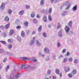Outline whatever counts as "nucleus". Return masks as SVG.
Returning <instances> with one entry per match:
<instances>
[{"mask_svg":"<svg viewBox=\"0 0 79 79\" xmlns=\"http://www.w3.org/2000/svg\"><path fill=\"white\" fill-rule=\"evenodd\" d=\"M21 69H24V68H26V69H27V68H31V69H34V67L32 66H29L27 65H24V64H23L21 66Z\"/></svg>","mask_w":79,"mask_h":79,"instance_id":"f257e3e1","label":"nucleus"},{"mask_svg":"<svg viewBox=\"0 0 79 79\" xmlns=\"http://www.w3.org/2000/svg\"><path fill=\"white\" fill-rule=\"evenodd\" d=\"M14 78H15V72H12L10 74L9 79H13Z\"/></svg>","mask_w":79,"mask_h":79,"instance_id":"f03ea898","label":"nucleus"},{"mask_svg":"<svg viewBox=\"0 0 79 79\" xmlns=\"http://www.w3.org/2000/svg\"><path fill=\"white\" fill-rule=\"evenodd\" d=\"M5 4L4 3H2L0 6V9L2 10H3L5 9Z\"/></svg>","mask_w":79,"mask_h":79,"instance_id":"7ed1b4c3","label":"nucleus"},{"mask_svg":"<svg viewBox=\"0 0 79 79\" xmlns=\"http://www.w3.org/2000/svg\"><path fill=\"white\" fill-rule=\"evenodd\" d=\"M63 29H61L58 32V35L60 37H62V33H63Z\"/></svg>","mask_w":79,"mask_h":79,"instance_id":"20e7f679","label":"nucleus"},{"mask_svg":"<svg viewBox=\"0 0 79 79\" xmlns=\"http://www.w3.org/2000/svg\"><path fill=\"white\" fill-rule=\"evenodd\" d=\"M70 28H69L68 26H66L65 28V31L66 33H68L69 31Z\"/></svg>","mask_w":79,"mask_h":79,"instance_id":"39448f33","label":"nucleus"},{"mask_svg":"<svg viewBox=\"0 0 79 79\" xmlns=\"http://www.w3.org/2000/svg\"><path fill=\"white\" fill-rule=\"evenodd\" d=\"M44 50L45 53H50V51L49 50V49L48 48H44Z\"/></svg>","mask_w":79,"mask_h":79,"instance_id":"423d86ee","label":"nucleus"},{"mask_svg":"<svg viewBox=\"0 0 79 79\" xmlns=\"http://www.w3.org/2000/svg\"><path fill=\"white\" fill-rule=\"evenodd\" d=\"M40 5L41 6H44V0H41L40 1Z\"/></svg>","mask_w":79,"mask_h":79,"instance_id":"0eeeda50","label":"nucleus"},{"mask_svg":"<svg viewBox=\"0 0 79 79\" xmlns=\"http://www.w3.org/2000/svg\"><path fill=\"white\" fill-rule=\"evenodd\" d=\"M34 39H35V38H33V40H31L30 41V45H33L34 44Z\"/></svg>","mask_w":79,"mask_h":79,"instance_id":"6e6552de","label":"nucleus"},{"mask_svg":"<svg viewBox=\"0 0 79 79\" xmlns=\"http://www.w3.org/2000/svg\"><path fill=\"white\" fill-rule=\"evenodd\" d=\"M14 30H11L9 33V35H13V34L14 33Z\"/></svg>","mask_w":79,"mask_h":79,"instance_id":"1a4fd4ad","label":"nucleus"},{"mask_svg":"<svg viewBox=\"0 0 79 79\" xmlns=\"http://www.w3.org/2000/svg\"><path fill=\"white\" fill-rule=\"evenodd\" d=\"M67 61H68V58L65 57L63 59V62L64 63H66V62H67Z\"/></svg>","mask_w":79,"mask_h":79,"instance_id":"9d476101","label":"nucleus"},{"mask_svg":"<svg viewBox=\"0 0 79 79\" xmlns=\"http://www.w3.org/2000/svg\"><path fill=\"white\" fill-rule=\"evenodd\" d=\"M21 35L22 37H24V36H25V33H24V31H22L21 33Z\"/></svg>","mask_w":79,"mask_h":79,"instance_id":"9b49d317","label":"nucleus"},{"mask_svg":"<svg viewBox=\"0 0 79 79\" xmlns=\"http://www.w3.org/2000/svg\"><path fill=\"white\" fill-rule=\"evenodd\" d=\"M22 60H23V61L24 60H27L28 61H29V58H27L26 57H22Z\"/></svg>","mask_w":79,"mask_h":79,"instance_id":"f8f14e48","label":"nucleus"},{"mask_svg":"<svg viewBox=\"0 0 79 79\" xmlns=\"http://www.w3.org/2000/svg\"><path fill=\"white\" fill-rule=\"evenodd\" d=\"M9 18L8 17V16H6L5 17V19H4V21H6L7 22H8L9 21Z\"/></svg>","mask_w":79,"mask_h":79,"instance_id":"ddd939ff","label":"nucleus"},{"mask_svg":"<svg viewBox=\"0 0 79 79\" xmlns=\"http://www.w3.org/2000/svg\"><path fill=\"white\" fill-rule=\"evenodd\" d=\"M72 21H69L68 24L69 26V27H72Z\"/></svg>","mask_w":79,"mask_h":79,"instance_id":"4468645a","label":"nucleus"},{"mask_svg":"<svg viewBox=\"0 0 79 79\" xmlns=\"http://www.w3.org/2000/svg\"><path fill=\"white\" fill-rule=\"evenodd\" d=\"M67 13V12H66V11H63L62 13V16H65Z\"/></svg>","mask_w":79,"mask_h":79,"instance_id":"2eb2a0df","label":"nucleus"},{"mask_svg":"<svg viewBox=\"0 0 79 79\" xmlns=\"http://www.w3.org/2000/svg\"><path fill=\"white\" fill-rule=\"evenodd\" d=\"M7 41L9 43H12V42L13 41V40L12 39H9L7 40Z\"/></svg>","mask_w":79,"mask_h":79,"instance_id":"dca6fc26","label":"nucleus"},{"mask_svg":"<svg viewBox=\"0 0 79 79\" xmlns=\"http://www.w3.org/2000/svg\"><path fill=\"white\" fill-rule=\"evenodd\" d=\"M65 71L66 72H68L69 71V68L67 67H65Z\"/></svg>","mask_w":79,"mask_h":79,"instance_id":"f3484780","label":"nucleus"},{"mask_svg":"<svg viewBox=\"0 0 79 79\" xmlns=\"http://www.w3.org/2000/svg\"><path fill=\"white\" fill-rule=\"evenodd\" d=\"M68 4H69V2L68 1H66L64 3L63 6H66L67 5H68Z\"/></svg>","mask_w":79,"mask_h":79,"instance_id":"a211bd4d","label":"nucleus"},{"mask_svg":"<svg viewBox=\"0 0 79 79\" xmlns=\"http://www.w3.org/2000/svg\"><path fill=\"white\" fill-rule=\"evenodd\" d=\"M48 12L49 14H51L52 13V9L51 8L49 9Z\"/></svg>","mask_w":79,"mask_h":79,"instance_id":"6ab92c4d","label":"nucleus"},{"mask_svg":"<svg viewBox=\"0 0 79 79\" xmlns=\"http://www.w3.org/2000/svg\"><path fill=\"white\" fill-rule=\"evenodd\" d=\"M35 16V12H33L32 14H31V18H34Z\"/></svg>","mask_w":79,"mask_h":79,"instance_id":"aec40b11","label":"nucleus"},{"mask_svg":"<svg viewBox=\"0 0 79 79\" xmlns=\"http://www.w3.org/2000/svg\"><path fill=\"white\" fill-rule=\"evenodd\" d=\"M60 27H61V24H60V23H58L57 24V29H60Z\"/></svg>","mask_w":79,"mask_h":79,"instance_id":"412c9836","label":"nucleus"},{"mask_svg":"<svg viewBox=\"0 0 79 79\" xmlns=\"http://www.w3.org/2000/svg\"><path fill=\"white\" fill-rule=\"evenodd\" d=\"M33 21L35 24H37V19H33Z\"/></svg>","mask_w":79,"mask_h":79,"instance_id":"4be33fe9","label":"nucleus"},{"mask_svg":"<svg viewBox=\"0 0 79 79\" xmlns=\"http://www.w3.org/2000/svg\"><path fill=\"white\" fill-rule=\"evenodd\" d=\"M77 6H74L73 8V10H74V11H76L77 10Z\"/></svg>","mask_w":79,"mask_h":79,"instance_id":"5701e85b","label":"nucleus"},{"mask_svg":"<svg viewBox=\"0 0 79 79\" xmlns=\"http://www.w3.org/2000/svg\"><path fill=\"white\" fill-rule=\"evenodd\" d=\"M56 73L57 74H59V73H60V70H59L58 69H56Z\"/></svg>","mask_w":79,"mask_h":79,"instance_id":"b1692460","label":"nucleus"},{"mask_svg":"<svg viewBox=\"0 0 79 79\" xmlns=\"http://www.w3.org/2000/svg\"><path fill=\"white\" fill-rule=\"evenodd\" d=\"M7 47L9 49H11L12 48V45L11 44H9Z\"/></svg>","mask_w":79,"mask_h":79,"instance_id":"393cba45","label":"nucleus"},{"mask_svg":"<svg viewBox=\"0 0 79 79\" xmlns=\"http://www.w3.org/2000/svg\"><path fill=\"white\" fill-rule=\"evenodd\" d=\"M36 43L37 44V45L38 46H40V44L39 43V41H38V40H36Z\"/></svg>","mask_w":79,"mask_h":79,"instance_id":"a878e982","label":"nucleus"},{"mask_svg":"<svg viewBox=\"0 0 79 79\" xmlns=\"http://www.w3.org/2000/svg\"><path fill=\"white\" fill-rule=\"evenodd\" d=\"M48 10H41V12H42V13H46V12H47V11Z\"/></svg>","mask_w":79,"mask_h":79,"instance_id":"bb28decb","label":"nucleus"},{"mask_svg":"<svg viewBox=\"0 0 79 79\" xmlns=\"http://www.w3.org/2000/svg\"><path fill=\"white\" fill-rule=\"evenodd\" d=\"M9 26H10V24H8L6 25L5 27L6 29H8Z\"/></svg>","mask_w":79,"mask_h":79,"instance_id":"cd10ccee","label":"nucleus"},{"mask_svg":"<svg viewBox=\"0 0 79 79\" xmlns=\"http://www.w3.org/2000/svg\"><path fill=\"white\" fill-rule=\"evenodd\" d=\"M24 10H21L19 12V15H23V14L24 13Z\"/></svg>","mask_w":79,"mask_h":79,"instance_id":"c85d7f7f","label":"nucleus"},{"mask_svg":"<svg viewBox=\"0 0 79 79\" xmlns=\"http://www.w3.org/2000/svg\"><path fill=\"white\" fill-rule=\"evenodd\" d=\"M68 60L70 62L72 61H73V58L70 57L68 59Z\"/></svg>","mask_w":79,"mask_h":79,"instance_id":"c756f323","label":"nucleus"},{"mask_svg":"<svg viewBox=\"0 0 79 79\" xmlns=\"http://www.w3.org/2000/svg\"><path fill=\"white\" fill-rule=\"evenodd\" d=\"M24 25L25 26H28V22H25L24 23Z\"/></svg>","mask_w":79,"mask_h":79,"instance_id":"7c9ffc66","label":"nucleus"},{"mask_svg":"<svg viewBox=\"0 0 79 79\" xmlns=\"http://www.w3.org/2000/svg\"><path fill=\"white\" fill-rule=\"evenodd\" d=\"M43 20L45 21V22H46L47 21V17L46 16H44L43 18Z\"/></svg>","mask_w":79,"mask_h":79,"instance_id":"2f4dec72","label":"nucleus"},{"mask_svg":"<svg viewBox=\"0 0 79 79\" xmlns=\"http://www.w3.org/2000/svg\"><path fill=\"white\" fill-rule=\"evenodd\" d=\"M76 73H77V72L76 71V70H74L72 72V74H76Z\"/></svg>","mask_w":79,"mask_h":79,"instance_id":"473e14b6","label":"nucleus"},{"mask_svg":"<svg viewBox=\"0 0 79 79\" xmlns=\"http://www.w3.org/2000/svg\"><path fill=\"white\" fill-rule=\"evenodd\" d=\"M12 13V10H8V13L10 15H11Z\"/></svg>","mask_w":79,"mask_h":79,"instance_id":"72a5a7b5","label":"nucleus"},{"mask_svg":"<svg viewBox=\"0 0 79 79\" xmlns=\"http://www.w3.org/2000/svg\"><path fill=\"white\" fill-rule=\"evenodd\" d=\"M10 68V66L9 65H7V66L6 68V72L8 71V69Z\"/></svg>","mask_w":79,"mask_h":79,"instance_id":"f704fd0d","label":"nucleus"},{"mask_svg":"<svg viewBox=\"0 0 79 79\" xmlns=\"http://www.w3.org/2000/svg\"><path fill=\"white\" fill-rule=\"evenodd\" d=\"M1 43L2 44H4V45H5L6 44V42L4 41H1Z\"/></svg>","mask_w":79,"mask_h":79,"instance_id":"c9c22d12","label":"nucleus"},{"mask_svg":"<svg viewBox=\"0 0 79 79\" xmlns=\"http://www.w3.org/2000/svg\"><path fill=\"white\" fill-rule=\"evenodd\" d=\"M7 55H9L11 56L12 55V54L8 52H6Z\"/></svg>","mask_w":79,"mask_h":79,"instance_id":"e433bc0d","label":"nucleus"},{"mask_svg":"<svg viewBox=\"0 0 79 79\" xmlns=\"http://www.w3.org/2000/svg\"><path fill=\"white\" fill-rule=\"evenodd\" d=\"M70 6H71V4H69L68 6L66 8V10H68V9L69 8V7H70Z\"/></svg>","mask_w":79,"mask_h":79,"instance_id":"4c0bfd02","label":"nucleus"},{"mask_svg":"<svg viewBox=\"0 0 79 79\" xmlns=\"http://www.w3.org/2000/svg\"><path fill=\"white\" fill-rule=\"evenodd\" d=\"M0 52H1V53H5V51L3 50L0 49Z\"/></svg>","mask_w":79,"mask_h":79,"instance_id":"58836bf2","label":"nucleus"},{"mask_svg":"<svg viewBox=\"0 0 79 79\" xmlns=\"http://www.w3.org/2000/svg\"><path fill=\"white\" fill-rule=\"evenodd\" d=\"M17 39L18 40H19V41H21V37L18 36L17 37Z\"/></svg>","mask_w":79,"mask_h":79,"instance_id":"ea45409f","label":"nucleus"},{"mask_svg":"<svg viewBox=\"0 0 79 79\" xmlns=\"http://www.w3.org/2000/svg\"><path fill=\"white\" fill-rule=\"evenodd\" d=\"M51 73V70H50L49 69L47 71V73L48 74H50Z\"/></svg>","mask_w":79,"mask_h":79,"instance_id":"a19ab883","label":"nucleus"},{"mask_svg":"<svg viewBox=\"0 0 79 79\" xmlns=\"http://www.w3.org/2000/svg\"><path fill=\"white\" fill-rule=\"evenodd\" d=\"M20 76H21L20 74H18V75H17L15 76V77L16 78H18Z\"/></svg>","mask_w":79,"mask_h":79,"instance_id":"79ce46f5","label":"nucleus"},{"mask_svg":"<svg viewBox=\"0 0 79 79\" xmlns=\"http://www.w3.org/2000/svg\"><path fill=\"white\" fill-rule=\"evenodd\" d=\"M43 35L44 37H47V34L45 33H43Z\"/></svg>","mask_w":79,"mask_h":79,"instance_id":"37998d69","label":"nucleus"},{"mask_svg":"<svg viewBox=\"0 0 79 79\" xmlns=\"http://www.w3.org/2000/svg\"><path fill=\"white\" fill-rule=\"evenodd\" d=\"M48 18L49 21H52V17H51V16L50 15H49Z\"/></svg>","mask_w":79,"mask_h":79,"instance_id":"c03bdc74","label":"nucleus"},{"mask_svg":"<svg viewBox=\"0 0 79 79\" xmlns=\"http://www.w3.org/2000/svg\"><path fill=\"white\" fill-rule=\"evenodd\" d=\"M42 26H40L39 29H38V31H41V29H42Z\"/></svg>","mask_w":79,"mask_h":79,"instance_id":"a18cd8bd","label":"nucleus"},{"mask_svg":"<svg viewBox=\"0 0 79 79\" xmlns=\"http://www.w3.org/2000/svg\"><path fill=\"white\" fill-rule=\"evenodd\" d=\"M0 29H3L4 28H5V27L3 26V25H2L0 26Z\"/></svg>","mask_w":79,"mask_h":79,"instance_id":"49530a36","label":"nucleus"},{"mask_svg":"<svg viewBox=\"0 0 79 79\" xmlns=\"http://www.w3.org/2000/svg\"><path fill=\"white\" fill-rule=\"evenodd\" d=\"M74 63L75 64H76V63H77V59H74Z\"/></svg>","mask_w":79,"mask_h":79,"instance_id":"de8ad7c7","label":"nucleus"},{"mask_svg":"<svg viewBox=\"0 0 79 79\" xmlns=\"http://www.w3.org/2000/svg\"><path fill=\"white\" fill-rule=\"evenodd\" d=\"M68 76L69 77H73V75L71 73L69 74Z\"/></svg>","mask_w":79,"mask_h":79,"instance_id":"09e8293b","label":"nucleus"},{"mask_svg":"<svg viewBox=\"0 0 79 79\" xmlns=\"http://www.w3.org/2000/svg\"><path fill=\"white\" fill-rule=\"evenodd\" d=\"M57 47H60L61 46V44L60 43H57Z\"/></svg>","mask_w":79,"mask_h":79,"instance_id":"8fccbe9b","label":"nucleus"},{"mask_svg":"<svg viewBox=\"0 0 79 79\" xmlns=\"http://www.w3.org/2000/svg\"><path fill=\"white\" fill-rule=\"evenodd\" d=\"M63 55H61L59 57V58H63Z\"/></svg>","mask_w":79,"mask_h":79,"instance_id":"3c124183","label":"nucleus"},{"mask_svg":"<svg viewBox=\"0 0 79 79\" xmlns=\"http://www.w3.org/2000/svg\"><path fill=\"white\" fill-rule=\"evenodd\" d=\"M16 28L17 29H21V26H18Z\"/></svg>","mask_w":79,"mask_h":79,"instance_id":"603ef678","label":"nucleus"},{"mask_svg":"<svg viewBox=\"0 0 79 79\" xmlns=\"http://www.w3.org/2000/svg\"><path fill=\"white\" fill-rule=\"evenodd\" d=\"M49 60H50V58H49L48 57H47L46 59V61H49Z\"/></svg>","mask_w":79,"mask_h":79,"instance_id":"864d4df0","label":"nucleus"},{"mask_svg":"<svg viewBox=\"0 0 79 79\" xmlns=\"http://www.w3.org/2000/svg\"><path fill=\"white\" fill-rule=\"evenodd\" d=\"M32 61L33 62H37V60L35 59V60H32Z\"/></svg>","mask_w":79,"mask_h":79,"instance_id":"5fc2aeb1","label":"nucleus"},{"mask_svg":"<svg viewBox=\"0 0 79 79\" xmlns=\"http://www.w3.org/2000/svg\"><path fill=\"white\" fill-rule=\"evenodd\" d=\"M40 55H41V56H42L43 57H44L45 56V55L44 54H41V53H40Z\"/></svg>","mask_w":79,"mask_h":79,"instance_id":"6e6d98bb","label":"nucleus"},{"mask_svg":"<svg viewBox=\"0 0 79 79\" xmlns=\"http://www.w3.org/2000/svg\"><path fill=\"white\" fill-rule=\"evenodd\" d=\"M26 8L27 9H29V6L28 5H27L26 6Z\"/></svg>","mask_w":79,"mask_h":79,"instance_id":"4d7b16f0","label":"nucleus"},{"mask_svg":"<svg viewBox=\"0 0 79 79\" xmlns=\"http://www.w3.org/2000/svg\"><path fill=\"white\" fill-rule=\"evenodd\" d=\"M7 60V59H6V58H5V59H4L3 61H4V62H6V61Z\"/></svg>","mask_w":79,"mask_h":79,"instance_id":"13d9d810","label":"nucleus"},{"mask_svg":"<svg viewBox=\"0 0 79 79\" xmlns=\"http://www.w3.org/2000/svg\"><path fill=\"white\" fill-rule=\"evenodd\" d=\"M53 60H56V56H53Z\"/></svg>","mask_w":79,"mask_h":79,"instance_id":"bf43d9fd","label":"nucleus"},{"mask_svg":"<svg viewBox=\"0 0 79 79\" xmlns=\"http://www.w3.org/2000/svg\"><path fill=\"white\" fill-rule=\"evenodd\" d=\"M36 17L37 18H40V15H39L38 14L37 15Z\"/></svg>","mask_w":79,"mask_h":79,"instance_id":"052dcab7","label":"nucleus"},{"mask_svg":"<svg viewBox=\"0 0 79 79\" xmlns=\"http://www.w3.org/2000/svg\"><path fill=\"white\" fill-rule=\"evenodd\" d=\"M30 32V31H29V30H28L27 31V34H29Z\"/></svg>","mask_w":79,"mask_h":79,"instance_id":"680f3d73","label":"nucleus"},{"mask_svg":"<svg viewBox=\"0 0 79 79\" xmlns=\"http://www.w3.org/2000/svg\"><path fill=\"white\" fill-rule=\"evenodd\" d=\"M32 34H33V35L35 34V31H33L32 33Z\"/></svg>","mask_w":79,"mask_h":79,"instance_id":"e2e57ef3","label":"nucleus"},{"mask_svg":"<svg viewBox=\"0 0 79 79\" xmlns=\"http://www.w3.org/2000/svg\"><path fill=\"white\" fill-rule=\"evenodd\" d=\"M70 53L68 52L67 53V56H69V55Z\"/></svg>","mask_w":79,"mask_h":79,"instance_id":"0e129e2a","label":"nucleus"},{"mask_svg":"<svg viewBox=\"0 0 79 79\" xmlns=\"http://www.w3.org/2000/svg\"><path fill=\"white\" fill-rule=\"evenodd\" d=\"M66 52V49H64L62 50V53H64Z\"/></svg>","mask_w":79,"mask_h":79,"instance_id":"69168bd1","label":"nucleus"},{"mask_svg":"<svg viewBox=\"0 0 79 79\" xmlns=\"http://www.w3.org/2000/svg\"><path fill=\"white\" fill-rule=\"evenodd\" d=\"M53 2H54V0H51V2L52 3H53Z\"/></svg>","mask_w":79,"mask_h":79,"instance_id":"338daca9","label":"nucleus"},{"mask_svg":"<svg viewBox=\"0 0 79 79\" xmlns=\"http://www.w3.org/2000/svg\"><path fill=\"white\" fill-rule=\"evenodd\" d=\"M53 79H56V77L55 76H53L52 77Z\"/></svg>","mask_w":79,"mask_h":79,"instance_id":"774afa93","label":"nucleus"}]
</instances>
